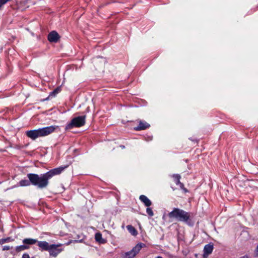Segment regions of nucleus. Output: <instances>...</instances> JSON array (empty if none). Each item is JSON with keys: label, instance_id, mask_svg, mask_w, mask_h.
Listing matches in <instances>:
<instances>
[{"label": "nucleus", "instance_id": "nucleus-1", "mask_svg": "<svg viewBox=\"0 0 258 258\" xmlns=\"http://www.w3.org/2000/svg\"><path fill=\"white\" fill-rule=\"evenodd\" d=\"M57 127V126L51 125L37 130L28 131L26 134L28 138L35 140L38 138L45 137L51 134L54 132Z\"/></svg>", "mask_w": 258, "mask_h": 258}, {"label": "nucleus", "instance_id": "nucleus-2", "mask_svg": "<svg viewBox=\"0 0 258 258\" xmlns=\"http://www.w3.org/2000/svg\"><path fill=\"white\" fill-rule=\"evenodd\" d=\"M168 216L170 218L185 223L189 226L193 225V222H191L190 214L183 210L175 208L168 214Z\"/></svg>", "mask_w": 258, "mask_h": 258}, {"label": "nucleus", "instance_id": "nucleus-3", "mask_svg": "<svg viewBox=\"0 0 258 258\" xmlns=\"http://www.w3.org/2000/svg\"><path fill=\"white\" fill-rule=\"evenodd\" d=\"M30 182L34 185L39 188H44L48 184V180L46 174L39 175L36 174L29 173L27 175Z\"/></svg>", "mask_w": 258, "mask_h": 258}, {"label": "nucleus", "instance_id": "nucleus-4", "mask_svg": "<svg viewBox=\"0 0 258 258\" xmlns=\"http://www.w3.org/2000/svg\"><path fill=\"white\" fill-rule=\"evenodd\" d=\"M86 115L79 116L73 118L71 121L67 124L66 128L67 130L74 127H81L85 123Z\"/></svg>", "mask_w": 258, "mask_h": 258}, {"label": "nucleus", "instance_id": "nucleus-5", "mask_svg": "<svg viewBox=\"0 0 258 258\" xmlns=\"http://www.w3.org/2000/svg\"><path fill=\"white\" fill-rule=\"evenodd\" d=\"M145 244L142 243H138L132 250L121 254L122 258H134L141 250Z\"/></svg>", "mask_w": 258, "mask_h": 258}, {"label": "nucleus", "instance_id": "nucleus-6", "mask_svg": "<svg viewBox=\"0 0 258 258\" xmlns=\"http://www.w3.org/2000/svg\"><path fill=\"white\" fill-rule=\"evenodd\" d=\"M61 245V244H50V247L48 251L49 255L53 257H56L63 250V249L58 248Z\"/></svg>", "mask_w": 258, "mask_h": 258}, {"label": "nucleus", "instance_id": "nucleus-7", "mask_svg": "<svg viewBox=\"0 0 258 258\" xmlns=\"http://www.w3.org/2000/svg\"><path fill=\"white\" fill-rule=\"evenodd\" d=\"M66 167L67 166H60L56 168L52 169L45 173L46 176H47L48 178L49 179L53 176L60 174Z\"/></svg>", "mask_w": 258, "mask_h": 258}, {"label": "nucleus", "instance_id": "nucleus-8", "mask_svg": "<svg viewBox=\"0 0 258 258\" xmlns=\"http://www.w3.org/2000/svg\"><path fill=\"white\" fill-rule=\"evenodd\" d=\"M59 39V34L55 31H53L48 35V40L50 42L56 43Z\"/></svg>", "mask_w": 258, "mask_h": 258}, {"label": "nucleus", "instance_id": "nucleus-9", "mask_svg": "<svg viewBox=\"0 0 258 258\" xmlns=\"http://www.w3.org/2000/svg\"><path fill=\"white\" fill-rule=\"evenodd\" d=\"M38 246L42 250H47L48 251L49 248L50 247V244H49L47 242L45 241H37Z\"/></svg>", "mask_w": 258, "mask_h": 258}, {"label": "nucleus", "instance_id": "nucleus-10", "mask_svg": "<svg viewBox=\"0 0 258 258\" xmlns=\"http://www.w3.org/2000/svg\"><path fill=\"white\" fill-rule=\"evenodd\" d=\"M213 249V245L210 244L206 245L204 248V256L205 257H207L210 253H212Z\"/></svg>", "mask_w": 258, "mask_h": 258}, {"label": "nucleus", "instance_id": "nucleus-11", "mask_svg": "<svg viewBox=\"0 0 258 258\" xmlns=\"http://www.w3.org/2000/svg\"><path fill=\"white\" fill-rule=\"evenodd\" d=\"M150 124L145 121H140L138 126L135 127L136 131H141L145 130L149 127Z\"/></svg>", "mask_w": 258, "mask_h": 258}, {"label": "nucleus", "instance_id": "nucleus-12", "mask_svg": "<svg viewBox=\"0 0 258 258\" xmlns=\"http://www.w3.org/2000/svg\"><path fill=\"white\" fill-rule=\"evenodd\" d=\"M139 199L147 207H149L152 205L151 201L145 195H141Z\"/></svg>", "mask_w": 258, "mask_h": 258}, {"label": "nucleus", "instance_id": "nucleus-13", "mask_svg": "<svg viewBox=\"0 0 258 258\" xmlns=\"http://www.w3.org/2000/svg\"><path fill=\"white\" fill-rule=\"evenodd\" d=\"M37 242V239L33 238H25L23 240V244L27 245H33Z\"/></svg>", "mask_w": 258, "mask_h": 258}, {"label": "nucleus", "instance_id": "nucleus-14", "mask_svg": "<svg viewBox=\"0 0 258 258\" xmlns=\"http://www.w3.org/2000/svg\"><path fill=\"white\" fill-rule=\"evenodd\" d=\"M95 239L96 241L100 243H104L106 241L102 237V235L100 233H96L95 235Z\"/></svg>", "mask_w": 258, "mask_h": 258}, {"label": "nucleus", "instance_id": "nucleus-15", "mask_svg": "<svg viewBox=\"0 0 258 258\" xmlns=\"http://www.w3.org/2000/svg\"><path fill=\"white\" fill-rule=\"evenodd\" d=\"M126 228L129 232L133 235L136 236L137 235L138 232L136 229L132 225H127L126 226Z\"/></svg>", "mask_w": 258, "mask_h": 258}, {"label": "nucleus", "instance_id": "nucleus-16", "mask_svg": "<svg viewBox=\"0 0 258 258\" xmlns=\"http://www.w3.org/2000/svg\"><path fill=\"white\" fill-rule=\"evenodd\" d=\"M61 91V87H58L56 88L55 90H54L53 91L51 92L49 94L48 97H54L56 94H57L58 93H59Z\"/></svg>", "mask_w": 258, "mask_h": 258}, {"label": "nucleus", "instance_id": "nucleus-17", "mask_svg": "<svg viewBox=\"0 0 258 258\" xmlns=\"http://www.w3.org/2000/svg\"><path fill=\"white\" fill-rule=\"evenodd\" d=\"M61 91V87H58L56 88L55 90H54L53 91L51 92L49 94L48 97H54L56 94H57L58 93H59Z\"/></svg>", "mask_w": 258, "mask_h": 258}, {"label": "nucleus", "instance_id": "nucleus-18", "mask_svg": "<svg viewBox=\"0 0 258 258\" xmlns=\"http://www.w3.org/2000/svg\"><path fill=\"white\" fill-rule=\"evenodd\" d=\"M61 91V87H58L56 88L55 90H54L53 91L51 92L49 94L48 97H54L56 94H57L58 93H59Z\"/></svg>", "mask_w": 258, "mask_h": 258}, {"label": "nucleus", "instance_id": "nucleus-19", "mask_svg": "<svg viewBox=\"0 0 258 258\" xmlns=\"http://www.w3.org/2000/svg\"><path fill=\"white\" fill-rule=\"evenodd\" d=\"M61 91V87H58L56 88L55 90H54L53 91L51 92L49 94L48 97H54L56 94H57L58 93H59Z\"/></svg>", "mask_w": 258, "mask_h": 258}, {"label": "nucleus", "instance_id": "nucleus-20", "mask_svg": "<svg viewBox=\"0 0 258 258\" xmlns=\"http://www.w3.org/2000/svg\"><path fill=\"white\" fill-rule=\"evenodd\" d=\"M61 91V87H58L56 88L55 90H54L53 91L51 92L49 94L48 97H54L56 94H57L58 93H59Z\"/></svg>", "mask_w": 258, "mask_h": 258}, {"label": "nucleus", "instance_id": "nucleus-21", "mask_svg": "<svg viewBox=\"0 0 258 258\" xmlns=\"http://www.w3.org/2000/svg\"><path fill=\"white\" fill-rule=\"evenodd\" d=\"M28 248H29V246L24 244L23 245L17 246L16 247V250L17 251L20 252L21 251L28 249Z\"/></svg>", "mask_w": 258, "mask_h": 258}, {"label": "nucleus", "instance_id": "nucleus-22", "mask_svg": "<svg viewBox=\"0 0 258 258\" xmlns=\"http://www.w3.org/2000/svg\"><path fill=\"white\" fill-rule=\"evenodd\" d=\"M14 240V239L11 237H7L6 238H2L0 239V244L2 245L5 243H8L10 242H12Z\"/></svg>", "mask_w": 258, "mask_h": 258}, {"label": "nucleus", "instance_id": "nucleus-23", "mask_svg": "<svg viewBox=\"0 0 258 258\" xmlns=\"http://www.w3.org/2000/svg\"><path fill=\"white\" fill-rule=\"evenodd\" d=\"M30 180L26 179L22 180L19 182V185L21 186H28L30 185Z\"/></svg>", "mask_w": 258, "mask_h": 258}, {"label": "nucleus", "instance_id": "nucleus-24", "mask_svg": "<svg viewBox=\"0 0 258 258\" xmlns=\"http://www.w3.org/2000/svg\"><path fill=\"white\" fill-rule=\"evenodd\" d=\"M173 177L174 178V181L176 185L178 184V183L180 182V176L179 174H174L173 175Z\"/></svg>", "mask_w": 258, "mask_h": 258}, {"label": "nucleus", "instance_id": "nucleus-25", "mask_svg": "<svg viewBox=\"0 0 258 258\" xmlns=\"http://www.w3.org/2000/svg\"><path fill=\"white\" fill-rule=\"evenodd\" d=\"M146 212L151 217L154 215L153 211L151 208L148 207L146 209Z\"/></svg>", "mask_w": 258, "mask_h": 258}, {"label": "nucleus", "instance_id": "nucleus-26", "mask_svg": "<svg viewBox=\"0 0 258 258\" xmlns=\"http://www.w3.org/2000/svg\"><path fill=\"white\" fill-rule=\"evenodd\" d=\"M9 1L10 0H0V8Z\"/></svg>", "mask_w": 258, "mask_h": 258}, {"label": "nucleus", "instance_id": "nucleus-27", "mask_svg": "<svg viewBox=\"0 0 258 258\" xmlns=\"http://www.w3.org/2000/svg\"><path fill=\"white\" fill-rule=\"evenodd\" d=\"M179 186H180V187L183 189L185 192H186V189L185 188H184V185L183 184V183H181L180 182H179V183H178V184Z\"/></svg>", "mask_w": 258, "mask_h": 258}, {"label": "nucleus", "instance_id": "nucleus-28", "mask_svg": "<svg viewBox=\"0 0 258 258\" xmlns=\"http://www.w3.org/2000/svg\"><path fill=\"white\" fill-rule=\"evenodd\" d=\"M22 258H31V257H30V256L28 253H25L23 254ZM31 258H34V257H31Z\"/></svg>", "mask_w": 258, "mask_h": 258}, {"label": "nucleus", "instance_id": "nucleus-29", "mask_svg": "<svg viewBox=\"0 0 258 258\" xmlns=\"http://www.w3.org/2000/svg\"><path fill=\"white\" fill-rule=\"evenodd\" d=\"M11 247L9 246H4L3 248V250H8L10 249Z\"/></svg>", "mask_w": 258, "mask_h": 258}, {"label": "nucleus", "instance_id": "nucleus-30", "mask_svg": "<svg viewBox=\"0 0 258 258\" xmlns=\"http://www.w3.org/2000/svg\"><path fill=\"white\" fill-rule=\"evenodd\" d=\"M255 254L256 256H258V244L255 250Z\"/></svg>", "mask_w": 258, "mask_h": 258}, {"label": "nucleus", "instance_id": "nucleus-31", "mask_svg": "<svg viewBox=\"0 0 258 258\" xmlns=\"http://www.w3.org/2000/svg\"><path fill=\"white\" fill-rule=\"evenodd\" d=\"M240 258H249L247 255H244L243 256L240 257Z\"/></svg>", "mask_w": 258, "mask_h": 258}, {"label": "nucleus", "instance_id": "nucleus-32", "mask_svg": "<svg viewBox=\"0 0 258 258\" xmlns=\"http://www.w3.org/2000/svg\"><path fill=\"white\" fill-rule=\"evenodd\" d=\"M156 258H163V257L160 256H158Z\"/></svg>", "mask_w": 258, "mask_h": 258}, {"label": "nucleus", "instance_id": "nucleus-33", "mask_svg": "<svg viewBox=\"0 0 258 258\" xmlns=\"http://www.w3.org/2000/svg\"><path fill=\"white\" fill-rule=\"evenodd\" d=\"M122 148H124V146H121Z\"/></svg>", "mask_w": 258, "mask_h": 258}]
</instances>
